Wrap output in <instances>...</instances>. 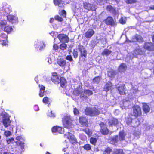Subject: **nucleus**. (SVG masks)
Returning <instances> with one entry per match:
<instances>
[{"label":"nucleus","mask_w":154,"mask_h":154,"mask_svg":"<svg viewBox=\"0 0 154 154\" xmlns=\"http://www.w3.org/2000/svg\"><path fill=\"white\" fill-rule=\"evenodd\" d=\"M86 115L93 116L98 115L100 112L96 108H87L85 110Z\"/></svg>","instance_id":"nucleus-4"},{"label":"nucleus","mask_w":154,"mask_h":154,"mask_svg":"<svg viewBox=\"0 0 154 154\" xmlns=\"http://www.w3.org/2000/svg\"><path fill=\"white\" fill-rule=\"evenodd\" d=\"M7 20L12 24L17 23L18 22V18L14 15H8L7 16Z\"/></svg>","instance_id":"nucleus-9"},{"label":"nucleus","mask_w":154,"mask_h":154,"mask_svg":"<svg viewBox=\"0 0 154 154\" xmlns=\"http://www.w3.org/2000/svg\"><path fill=\"white\" fill-rule=\"evenodd\" d=\"M106 9L108 11L112 12V13H115L116 10L115 8L113 7L112 5H109L106 7Z\"/></svg>","instance_id":"nucleus-29"},{"label":"nucleus","mask_w":154,"mask_h":154,"mask_svg":"<svg viewBox=\"0 0 154 154\" xmlns=\"http://www.w3.org/2000/svg\"><path fill=\"white\" fill-rule=\"evenodd\" d=\"M143 52L140 50L139 47L137 48L133 51V56L136 57L137 55L143 54Z\"/></svg>","instance_id":"nucleus-24"},{"label":"nucleus","mask_w":154,"mask_h":154,"mask_svg":"<svg viewBox=\"0 0 154 154\" xmlns=\"http://www.w3.org/2000/svg\"><path fill=\"white\" fill-rule=\"evenodd\" d=\"M53 2L55 5L58 6L60 8H64V3L62 0H53Z\"/></svg>","instance_id":"nucleus-17"},{"label":"nucleus","mask_w":154,"mask_h":154,"mask_svg":"<svg viewBox=\"0 0 154 154\" xmlns=\"http://www.w3.org/2000/svg\"><path fill=\"white\" fill-rule=\"evenodd\" d=\"M143 109L145 113L148 112L150 111V108L146 103H143Z\"/></svg>","instance_id":"nucleus-34"},{"label":"nucleus","mask_w":154,"mask_h":154,"mask_svg":"<svg viewBox=\"0 0 154 154\" xmlns=\"http://www.w3.org/2000/svg\"><path fill=\"white\" fill-rule=\"evenodd\" d=\"M16 140H17V141L16 142V144L20 146L21 149H23L24 146V142L25 141L24 138L22 136H19L16 137Z\"/></svg>","instance_id":"nucleus-10"},{"label":"nucleus","mask_w":154,"mask_h":154,"mask_svg":"<svg viewBox=\"0 0 154 154\" xmlns=\"http://www.w3.org/2000/svg\"><path fill=\"white\" fill-rule=\"evenodd\" d=\"M39 87L40 89V92L39 93V96L41 97H43L44 95V90L45 89V87L42 85H39Z\"/></svg>","instance_id":"nucleus-32"},{"label":"nucleus","mask_w":154,"mask_h":154,"mask_svg":"<svg viewBox=\"0 0 154 154\" xmlns=\"http://www.w3.org/2000/svg\"><path fill=\"white\" fill-rule=\"evenodd\" d=\"M63 126L65 128H69L72 127V120L69 116H64L63 119Z\"/></svg>","instance_id":"nucleus-3"},{"label":"nucleus","mask_w":154,"mask_h":154,"mask_svg":"<svg viewBox=\"0 0 154 154\" xmlns=\"http://www.w3.org/2000/svg\"><path fill=\"white\" fill-rule=\"evenodd\" d=\"M10 123L11 121L8 117L4 118L3 120V124L5 127H7L9 126Z\"/></svg>","instance_id":"nucleus-26"},{"label":"nucleus","mask_w":154,"mask_h":154,"mask_svg":"<svg viewBox=\"0 0 154 154\" xmlns=\"http://www.w3.org/2000/svg\"><path fill=\"white\" fill-rule=\"evenodd\" d=\"M35 48L38 51H41L44 49L46 46L45 42L39 40L35 41L34 43Z\"/></svg>","instance_id":"nucleus-5"},{"label":"nucleus","mask_w":154,"mask_h":154,"mask_svg":"<svg viewBox=\"0 0 154 154\" xmlns=\"http://www.w3.org/2000/svg\"><path fill=\"white\" fill-rule=\"evenodd\" d=\"M106 0H99V3L100 5L104 4V2H105Z\"/></svg>","instance_id":"nucleus-59"},{"label":"nucleus","mask_w":154,"mask_h":154,"mask_svg":"<svg viewBox=\"0 0 154 154\" xmlns=\"http://www.w3.org/2000/svg\"><path fill=\"white\" fill-rule=\"evenodd\" d=\"M57 37L60 41L62 42H67L69 40L68 37L64 34H60Z\"/></svg>","instance_id":"nucleus-13"},{"label":"nucleus","mask_w":154,"mask_h":154,"mask_svg":"<svg viewBox=\"0 0 154 154\" xmlns=\"http://www.w3.org/2000/svg\"><path fill=\"white\" fill-rule=\"evenodd\" d=\"M119 141L118 137L117 136H115L112 137H110L109 142L110 143L113 144H116Z\"/></svg>","instance_id":"nucleus-19"},{"label":"nucleus","mask_w":154,"mask_h":154,"mask_svg":"<svg viewBox=\"0 0 154 154\" xmlns=\"http://www.w3.org/2000/svg\"><path fill=\"white\" fill-rule=\"evenodd\" d=\"M131 103L129 100L123 101V105L122 107V109L128 108L129 107V105H131Z\"/></svg>","instance_id":"nucleus-31"},{"label":"nucleus","mask_w":154,"mask_h":154,"mask_svg":"<svg viewBox=\"0 0 154 154\" xmlns=\"http://www.w3.org/2000/svg\"><path fill=\"white\" fill-rule=\"evenodd\" d=\"M57 132L62 133L63 132L64 130L61 127L57 126Z\"/></svg>","instance_id":"nucleus-49"},{"label":"nucleus","mask_w":154,"mask_h":154,"mask_svg":"<svg viewBox=\"0 0 154 154\" xmlns=\"http://www.w3.org/2000/svg\"><path fill=\"white\" fill-rule=\"evenodd\" d=\"M94 31L93 29H88L85 33V36L87 38H91L94 34Z\"/></svg>","instance_id":"nucleus-25"},{"label":"nucleus","mask_w":154,"mask_h":154,"mask_svg":"<svg viewBox=\"0 0 154 154\" xmlns=\"http://www.w3.org/2000/svg\"><path fill=\"white\" fill-rule=\"evenodd\" d=\"M79 122L83 126H87L88 125V122L87 119L85 117H81L79 118Z\"/></svg>","instance_id":"nucleus-22"},{"label":"nucleus","mask_w":154,"mask_h":154,"mask_svg":"<svg viewBox=\"0 0 154 154\" xmlns=\"http://www.w3.org/2000/svg\"><path fill=\"white\" fill-rule=\"evenodd\" d=\"M133 114L136 117L140 116L141 114V108L138 106H135L133 107Z\"/></svg>","instance_id":"nucleus-11"},{"label":"nucleus","mask_w":154,"mask_h":154,"mask_svg":"<svg viewBox=\"0 0 154 154\" xmlns=\"http://www.w3.org/2000/svg\"><path fill=\"white\" fill-rule=\"evenodd\" d=\"M4 31L7 33V34H9L11 32L12 29H3Z\"/></svg>","instance_id":"nucleus-60"},{"label":"nucleus","mask_w":154,"mask_h":154,"mask_svg":"<svg viewBox=\"0 0 154 154\" xmlns=\"http://www.w3.org/2000/svg\"><path fill=\"white\" fill-rule=\"evenodd\" d=\"M54 49L55 50H57L58 48V47L57 44H54L53 46Z\"/></svg>","instance_id":"nucleus-63"},{"label":"nucleus","mask_w":154,"mask_h":154,"mask_svg":"<svg viewBox=\"0 0 154 154\" xmlns=\"http://www.w3.org/2000/svg\"><path fill=\"white\" fill-rule=\"evenodd\" d=\"M105 154H124L123 150L122 149H114L112 151L110 148H108L106 149L105 152Z\"/></svg>","instance_id":"nucleus-7"},{"label":"nucleus","mask_w":154,"mask_h":154,"mask_svg":"<svg viewBox=\"0 0 154 154\" xmlns=\"http://www.w3.org/2000/svg\"><path fill=\"white\" fill-rule=\"evenodd\" d=\"M105 23L107 25H110L112 26H116V23L114 21L112 17L108 16L104 20Z\"/></svg>","instance_id":"nucleus-8"},{"label":"nucleus","mask_w":154,"mask_h":154,"mask_svg":"<svg viewBox=\"0 0 154 154\" xmlns=\"http://www.w3.org/2000/svg\"><path fill=\"white\" fill-rule=\"evenodd\" d=\"M125 2L128 4H132L136 3L137 1V0H126Z\"/></svg>","instance_id":"nucleus-42"},{"label":"nucleus","mask_w":154,"mask_h":154,"mask_svg":"<svg viewBox=\"0 0 154 154\" xmlns=\"http://www.w3.org/2000/svg\"><path fill=\"white\" fill-rule=\"evenodd\" d=\"M100 125L101 128V132L104 135L107 134L108 133V130L105 125L103 123H101L100 124Z\"/></svg>","instance_id":"nucleus-15"},{"label":"nucleus","mask_w":154,"mask_h":154,"mask_svg":"<svg viewBox=\"0 0 154 154\" xmlns=\"http://www.w3.org/2000/svg\"><path fill=\"white\" fill-rule=\"evenodd\" d=\"M64 137L65 138H67L70 143L72 144L77 142L76 139L75 137L74 136L69 132L66 133L64 134Z\"/></svg>","instance_id":"nucleus-6"},{"label":"nucleus","mask_w":154,"mask_h":154,"mask_svg":"<svg viewBox=\"0 0 154 154\" xmlns=\"http://www.w3.org/2000/svg\"><path fill=\"white\" fill-rule=\"evenodd\" d=\"M7 22L5 20H2L0 22V28L1 29H12L9 26H6Z\"/></svg>","instance_id":"nucleus-16"},{"label":"nucleus","mask_w":154,"mask_h":154,"mask_svg":"<svg viewBox=\"0 0 154 154\" xmlns=\"http://www.w3.org/2000/svg\"><path fill=\"white\" fill-rule=\"evenodd\" d=\"M43 102L45 104H48L49 102V99L47 97H44L43 100Z\"/></svg>","instance_id":"nucleus-48"},{"label":"nucleus","mask_w":154,"mask_h":154,"mask_svg":"<svg viewBox=\"0 0 154 154\" xmlns=\"http://www.w3.org/2000/svg\"><path fill=\"white\" fill-rule=\"evenodd\" d=\"M7 35L5 34L2 33L0 35V42L2 45H6L7 44Z\"/></svg>","instance_id":"nucleus-12"},{"label":"nucleus","mask_w":154,"mask_h":154,"mask_svg":"<svg viewBox=\"0 0 154 154\" xmlns=\"http://www.w3.org/2000/svg\"><path fill=\"white\" fill-rule=\"evenodd\" d=\"M83 5L84 8L88 11H94L92 6L90 3L88 2H83Z\"/></svg>","instance_id":"nucleus-18"},{"label":"nucleus","mask_w":154,"mask_h":154,"mask_svg":"<svg viewBox=\"0 0 154 154\" xmlns=\"http://www.w3.org/2000/svg\"><path fill=\"white\" fill-rule=\"evenodd\" d=\"M79 50L81 52V56L86 57L87 56V52L84 47L82 46H79Z\"/></svg>","instance_id":"nucleus-21"},{"label":"nucleus","mask_w":154,"mask_h":154,"mask_svg":"<svg viewBox=\"0 0 154 154\" xmlns=\"http://www.w3.org/2000/svg\"><path fill=\"white\" fill-rule=\"evenodd\" d=\"M143 41V39L142 37L140 35H136L135 36V38H133L132 41V42H135L136 41H137L139 42H142Z\"/></svg>","instance_id":"nucleus-36"},{"label":"nucleus","mask_w":154,"mask_h":154,"mask_svg":"<svg viewBox=\"0 0 154 154\" xmlns=\"http://www.w3.org/2000/svg\"><path fill=\"white\" fill-rule=\"evenodd\" d=\"M132 122V119L131 118H129L126 120V123L127 124L129 125Z\"/></svg>","instance_id":"nucleus-54"},{"label":"nucleus","mask_w":154,"mask_h":154,"mask_svg":"<svg viewBox=\"0 0 154 154\" xmlns=\"http://www.w3.org/2000/svg\"><path fill=\"white\" fill-rule=\"evenodd\" d=\"M119 23L122 24H125L126 22V20L125 19V18L123 17H121L119 19Z\"/></svg>","instance_id":"nucleus-41"},{"label":"nucleus","mask_w":154,"mask_h":154,"mask_svg":"<svg viewBox=\"0 0 154 154\" xmlns=\"http://www.w3.org/2000/svg\"><path fill=\"white\" fill-rule=\"evenodd\" d=\"M144 48L149 50L154 49V45L151 43H146L144 46Z\"/></svg>","instance_id":"nucleus-23"},{"label":"nucleus","mask_w":154,"mask_h":154,"mask_svg":"<svg viewBox=\"0 0 154 154\" xmlns=\"http://www.w3.org/2000/svg\"><path fill=\"white\" fill-rule=\"evenodd\" d=\"M126 134L123 131L120 132L119 134V141H122L125 140Z\"/></svg>","instance_id":"nucleus-30"},{"label":"nucleus","mask_w":154,"mask_h":154,"mask_svg":"<svg viewBox=\"0 0 154 154\" xmlns=\"http://www.w3.org/2000/svg\"><path fill=\"white\" fill-rule=\"evenodd\" d=\"M54 19L56 20L58 22H62L63 21V18L58 15H56L54 16Z\"/></svg>","instance_id":"nucleus-38"},{"label":"nucleus","mask_w":154,"mask_h":154,"mask_svg":"<svg viewBox=\"0 0 154 154\" xmlns=\"http://www.w3.org/2000/svg\"><path fill=\"white\" fill-rule=\"evenodd\" d=\"M83 131L85 132L88 136H90L92 134L91 131H90L89 129L88 128L83 129Z\"/></svg>","instance_id":"nucleus-40"},{"label":"nucleus","mask_w":154,"mask_h":154,"mask_svg":"<svg viewBox=\"0 0 154 154\" xmlns=\"http://www.w3.org/2000/svg\"><path fill=\"white\" fill-rule=\"evenodd\" d=\"M14 139L13 138H12L11 139H8L7 140V142L8 144H10L11 142L14 141Z\"/></svg>","instance_id":"nucleus-55"},{"label":"nucleus","mask_w":154,"mask_h":154,"mask_svg":"<svg viewBox=\"0 0 154 154\" xmlns=\"http://www.w3.org/2000/svg\"><path fill=\"white\" fill-rule=\"evenodd\" d=\"M47 61L49 64H51L52 63L51 60V58H47Z\"/></svg>","instance_id":"nucleus-64"},{"label":"nucleus","mask_w":154,"mask_h":154,"mask_svg":"<svg viewBox=\"0 0 154 154\" xmlns=\"http://www.w3.org/2000/svg\"><path fill=\"white\" fill-rule=\"evenodd\" d=\"M50 34L53 37H55L56 35H57V32H52L50 33Z\"/></svg>","instance_id":"nucleus-57"},{"label":"nucleus","mask_w":154,"mask_h":154,"mask_svg":"<svg viewBox=\"0 0 154 154\" xmlns=\"http://www.w3.org/2000/svg\"><path fill=\"white\" fill-rule=\"evenodd\" d=\"M55 19L53 18H51L49 20V22L50 23H52L54 22Z\"/></svg>","instance_id":"nucleus-62"},{"label":"nucleus","mask_w":154,"mask_h":154,"mask_svg":"<svg viewBox=\"0 0 154 154\" xmlns=\"http://www.w3.org/2000/svg\"><path fill=\"white\" fill-rule=\"evenodd\" d=\"M51 78L52 82L54 83L58 84L60 83L61 87L63 88L64 87L66 83V80L64 78L61 77L56 73L54 72L52 73Z\"/></svg>","instance_id":"nucleus-1"},{"label":"nucleus","mask_w":154,"mask_h":154,"mask_svg":"<svg viewBox=\"0 0 154 154\" xmlns=\"http://www.w3.org/2000/svg\"><path fill=\"white\" fill-rule=\"evenodd\" d=\"M48 116L50 117L54 118L55 116V115L54 113H53L51 111L48 112Z\"/></svg>","instance_id":"nucleus-46"},{"label":"nucleus","mask_w":154,"mask_h":154,"mask_svg":"<svg viewBox=\"0 0 154 154\" xmlns=\"http://www.w3.org/2000/svg\"><path fill=\"white\" fill-rule=\"evenodd\" d=\"M4 134L6 137L10 136L11 135V132L8 131H5Z\"/></svg>","instance_id":"nucleus-50"},{"label":"nucleus","mask_w":154,"mask_h":154,"mask_svg":"<svg viewBox=\"0 0 154 154\" xmlns=\"http://www.w3.org/2000/svg\"><path fill=\"white\" fill-rule=\"evenodd\" d=\"M34 110L36 111H37L39 110V108L38 106L37 105H35L34 106Z\"/></svg>","instance_id":"nucleus-61"},{"label":"nucleus","mask_w":154,"mask_h":154,"mask_svg":"<svg viewBox=\"0 0 154 154\" xmlns=\"http://www.w3.org/2000/svg\"><path fill=\"white\" fill-rule=\"evenodd\" d=\"M97 141V139L96 138L92 137L90 139V143H91L95 145Z\"/></svg>","instance_id":"nucleus-43"},{"label":"nucleus","mask_w":154,"mask_h":154,"mask_svg":"<svg viewBox=\"0 0 154 154\" xmlns=\"http://www.w3.org/2000/svg\"><path fill=\"white\" fill-rule=\"evenodd\" d=\"M67 47V45L65 43H63L61 44L60 46V48L62 50H64L66 49Z\"/></svg>","instance_id":"nucleus-44"},{"label":"nucleus","mask_w":154,"mask_h":154,"mask_svg":"<svg viewBox=\"0 0 154 154\" xmlns=\"http://www.w3.org/2000/svg\"><path fill=\"white\" fill-rule=\"evenodd\" d=\"M137 88L136 86L133 87L131 90V91L133 93H135L137 92Z\"/></svg>","instance_id":"nucleus-51"},{"label":"nucleus","mask_w":154,"mask_h":154,"mask_svg":"<svg viewBox=\"0 0 154 154\" xmlns=\"http://www.w3.org/2000/svg\"><path fill=\"white\" fill-rule=\"evenodd\" d=\"M112 88V85L110 82H108L105 85L104 90L106 91L111 90Z\"/></svg>","instance_id":"nucleus-28"},{"label":"nucleus","mask_w":154,"mask_h":154,"mask_svg":"<svg viewBox=\"0 0 154 154\" xmlns=\"http://www.w3.org/2000/svg\"><path fill=\"white\" fill-rule=\"evenodd\" d=\"M127 69L126 65L124 63L121 64L119 66V71L121 72H125Z\"/></svg>","instance_id":"nucleus-33"},{"label":"nucleus","mask_w":154,"mask_h":154,"mask_svg":"<svg viewBox=\"0 0 154 154\" xmlns=\"http://www.w3.org/2000/svg\"><path fill=\"white\" fill-rule=\"evenodd\" d=\"M73 112L75 115H77L79 113V110L75 107L74 108Z\"/></svg>","instance_id":"nucleus-53"},{"label":"nucleus","mask_w":154,"mask_h":154,"mask_svg":"<svg viewBox=\"0 0 154 154\" xmlns=\"http://www.w3.org/2000/svg\"><path fill=\"white\" fill-rule=\"evenodd\" d=\"M73 93L77 95H80L81 98L83 97L86 98V96L85 95L84 93L87 95L88 96L91 95L93 94L92 91L88 89L85 91L84 92L82 91V89L81 87H79L78 89H75Z\"/></svg>","instance_id":"nucleus-2"},{"label":"nucleus","mask_w":154,"mask_h":154,"mask_svg":"<svg viewBox=\"0 0 154 154\" xmlns=\"http://www.w3.org/2000/svg\"><path fill=\"white\" fill-rule=\"evenodd\" d=\"M57 126H54L52 129V131L53 132H57Z\"/></svg>","instance_id":"nucleus-56"},{"label":"nucleus","mask_w":154,"mask_h":154,"mask_svg":"<svg viewBox=\"0 0 154 154\" xmlns=\"http://www.w3.org/2000/svg\"><path fill=\"white\" fill-rule=\"evenodd\" d=\"M108 76L110 77H112L115 75V72L113 70L111 69L108 72Z\"/></svg>","instance_id":"nucleus-39"},{"label":"nucleus","mask_w":154,"mask_h":154,"mask_svg":"<svg viewBox=\"0 0 154 154\" xmlns=\"http://www.w3.org/2000/svg\"><path fill=\"white\" fill-rule=\"evenodd\" d=\"M66 59L70 61L72 60V59L71 56H67L66 57Z\"/></svg>","instance_id":"nucleus-58"},{"label":"nucleus","mask_w":154,"mask_h":154,"mask_svg":"<svg viewBox=\"0 0 154 154\" xmlns=\"http://www.w3.org/2000/svg\"><path fill=\"white\" fill-rule=\"evenodd\" d=\"M84 149L86 150H90L91 149V147L90 145L87 144L85 145L83 147Z\"/></svg>","instance_id":"nucleus-45"},{"label":"nucleus","mask_w":154,"mask_h":154,"mask_svg":"<svg viewBox=\"0 0 154 154\" xmlns=\"http://www.w3.org/2000/svg\"><path fill=\"white\" fill-rule=\"evenodd\" d=\"M74 57L75 58H76L78 56V52L76 50H74L73 53Z\"/></svg>","instance_id":"nucleus-52"},{"label":"nucleus","mask_w":154,"mask_h":154,"mask_svg":"<svg viewBox=\"0 0 154 154\" xmlns=\"http://www.w3.org/2000/svg\"><path fill=\"white\" fill-rule=\"evenodd\" d=\"M100 81V77L98 76L95 77L93 79V82H94L98 83Z\"/></svg>","instance_id":"nucleus-47"},{"label":"nucleus","mask_w":154,"mask_h":154,"mask_svg":"<svg viewBox=\"0 0 154 154\" xmlns=\"http://www.w3.org/2000/svg\"><path fill=\"white\" fill-rule=\"evenodd\" d=\"M57 64L61 67H65L66 64V61L63 58L58 59L57 61Z\"/></svg>","instance_id":"nucleus-20"},{"label":"nucleus","mask_w":154,"mask_h":154,"mask_svg":"<svg viewBox=\"0 0 154 154\" xmlns=\"http://www.w3.org/2000/svg\"><path fill=\"white\" fill-rule=\"evenodd\" d=\"M59 14L63 18H66V12L65 10H60L58 12Z\"/></svg>","instance_id":"nucleus-35"},{"label":"nucleus","mask_w":154,"mask_h":154,"mask_svg":"<svg viewBox=\"0 0 154 154\" xmlns=\"http://www.w3.org/2000/svg\"><path fill=\"white\" fill-rule=\"evenodd\" d=\"M112 52L111 51L109 50L108 49H104L102 53V55H105L107 56L111 54Z\"/></svg>","instance_id":"nucleus-37"},{"label":"nucleus","mask_w":154,"mask_h":154,"mask_svg":"<svg viewBox=\"0 0 154 154\" xmlns=\"http://www.w3.org/2000/svg\"><path fill=\"white\" fill-rule=\"evenodd\" d=\"M116 88H117L119 93L121 95H124L126 94V90L124 84L117 85Z\"/></svg>","instance_id":"nucleus-14"},{"label":"nucleus","mask_w":154,"mask_h":154,"mask_svg":"<svg viewBox=\"0 0 154 154\" xmlns=\"http://www.w3.org/2000/svg\"><path fill=\"white\" fill-rule=\"evenodd\" d=\"M118 123L117 119L114 118L110 119L109 122V125H116Z\"/></svg>","instance_id":"nucleus-27"}]
</instances>
